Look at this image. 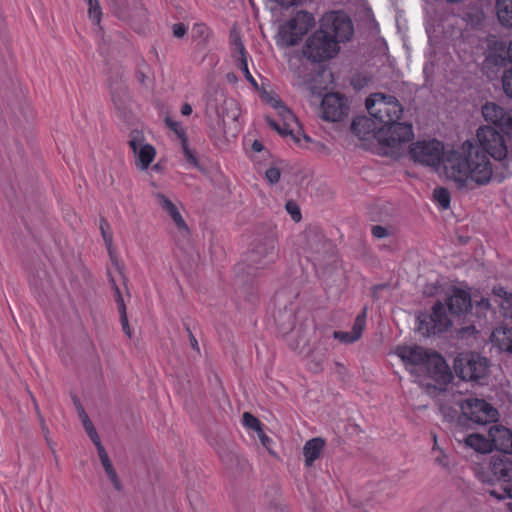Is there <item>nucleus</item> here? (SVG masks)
<instances>
[{"instance_id": "1", "label": "nucleus", "mask_w": 512, "mask_h": 512, "mask_svg": "<svg viewBox=\"0 0 512 512\" xmlns=\"http://www.w3.org/2000/svg\"><path fill=\"white\" fill-rule=\"evenodd\" d=\"M476 138V143L466 140L444 158V175L459 188L465 187L469 179L478 185L488 184L493 175L489 157L497 161L507 157L504 137L492 126H480Z\"/></svg>"}, {"instance_id": "2", "label": "nucleus", "mask_w": 512, "mask_h": 512, "mask_svg": "<svg viewBox=\"0 0 512 512\" xmlns=\"http://www.w3.org/2000/svg\"><path fill=\"white\" fill-rule=\"evenodd\" d=\"M396 354L418 377H429L440 383L450 381L452 375L442 356L420 346H399Z\"/></svg>"}, {"instance_id": "3", "label": "nucleus", "mask_w": 512, "mask_h": 512, "mask_svg": "<svg viewBox=\"0 0 512 512\" xmlns=\"http://www.w3.org/2000/svg\"><path fill=\"white\" fill-rule=\"evenodd\" d=\"M436 398L441 413L449 421L454 420L458 415V410L448 404L450 398L455 400L466 418L477 424H488L497 420L498 412L489 403L477 398L464 399L461 392L452 388L440 390Z\"/></svg>"}, {"instance_id": "4", "label": "nucleus", "mask_w": 512, "mask_h": 512, "mask_svg": "<svg viewBox=\"0 0 512 512\" xmlns=\"http://www.w3.org/2000/svg\"><path fill=\"white\" fill-rule=\"evenodd\" d=\"M365 104L369 114L383 123V126L398 122L403 112L401 104L394 96L383 93L372 94Z\"/></svg>"}, {"instance_id": "5", "label": "nucleus", "mask_w": 512, "mask_h": 512, "mask_svg": "<svg viewBox=\"0 0 512 512\" xmlns=\"http://www.w3.org/2000/svg\"><path fill=\"white\" fill-rule=\"evenodd\" d=\"M339 46L337 41L321 28L315 31L303 47V55L311 62H322L337 55Z\"/></svg>"}, {"instance_id": "6", "label": "nucleus", "mask_w": 512, "mask_h": 512, "mask_svg": "<svg viewBox=\"0 0 512 512\" xmlns=\"http://www.w3.org/2000/svg\"><path fill=\"white\" fill-rule=\"evenodd\" d=\"M414 137L412 125L408 123L395 122L379 129L378 141L390 149L389 153L399 156L403 147Z\"/></svg>"}, {"instance_id": "7", "label": "nucleus", "mask_w": 512, "mask_h": 512, "mask_svg": "<svg viewBox=\"0 0 512 512\" xmlns=\"http://www.w3.org/2000/svg\"><path fill=\"white\" fill-rule=\"evenodd\" d=\"M312 14L299 11L296 15L287 21L279 31V43L285 47L295 46L301 38L314 25Z\"/></svg>"}, {"instance_id": "8", "label": "nucleus", "mask_w": 512, "mask_h": 512, "mask_svg": "<svg viewBox=\"0 0 512 512\" xmlns=\"http://www.w3.org/2000/svg\"><path fill=\"white\" fill-rule=\"evenodd\" d=\"M451 150L444 152L443 144L437 140L418 141L410 146L409 154L414 162L438 168L444 165V158Z\"/></svg>"}, {"instance_id": "9", "label": "nucleus", "mask_w": 512, "mask_h": 512, "mask_svg": "<svg viewBox=\"0 0 512 512\" xmlns=\"http://www.w3.org/2000/svg\"><path fill=\"white\" fill-rule=\"evenodd\" d=\"M455 371L459 377L466 381L478 382L488 374V361L476 354H461L455 359Z\"/></svg>"}, {"instance_id": "10", "label": "nucleus", "mask_w": 512, "mask_h": 512, "mask_svg": "<svg viewBox=\"0 0 512 512\" xmlns=\"http://www.w3.org/2000/svg\"><path fill=\"white\" fill-rule=\"evenodd\" d=\"M303 248L315 264H323L334 256L333 244L316 230L305 232Z\"/></svg>"}, {"instance_id": "11", "label": "nucleus", "mask_w": 512, "mask_h": 512, "mask_svg": "<svg viewBox=\"0 0 512 512\" xmlns=\"http://www.w3.org/2000/svg\"><path fill=\"white\" fill-rule=\"evenodd\" d=\"M271 105L277 110L280 121H276L270 116H266V123L280 135H290L296 142H298V135L301 133L302 129L294 114L285 105H283L280 100L272 99Z\"/></svg>"}, {"instance_id": "12", "label": "nucleus", "mask_w": 512, "mask_h": 512, "mask_svg": "<svg viewBox=\"0 0 512 512\" xmlns=\"http://www.w3.org/2000/svg\"><path fill=\"white\" fill-rule=\"evenodd\" d=\"M320 28L340 42L350 40L353 35V25L350 18L343 12H329L321 20Z\"/></svg>"}, {"instance_id": "13", "label": "nucleus", "mask_w": 512, "mask_h": 512, "mask_svg": "<svg viewBox=\"0 0 512 512\" xmlns=\"http://www.w3.org/2000/svg\"><path fill=\"white\" fill-rule=\"evenodd\" d=\"M451 324V320L446 314L444 305L441 302H437L432 308L431 315L422 314L418 316L417 330L423 336L428 337L432 334L446 331Z\"/></svg>"}, {"instance_id": "14", "label": "nucleus", "mask_w": 512, "mask_h": 512, "mask_svg": "<svg viewBox=\"0 0 512 512\" xmlns=\"http://www.w3.org/2000/svg\"><path fill=\"white\" fill-rule=\"evenodd\" d=\"M128 144L135 155L136 166L141 170H146L155 158V148L146 143L145 136L140 130L130 132Z\"/></svg>"}, {"instance_id": "15", "label": "nucleus", "mask_w": 512, "mask_h": 512, "mask_svg": "<svg viewBox=\"0 0 512 512\" xmlns=\"http://www.w3.org/2000/svg\"><path fill=\"white\" fill-rule=\"evenodd\" d=\"M484 120L490 125L500 129L508 136H512V109L505 110L494 102H487L481 109Z\"/></svg>"}, {"instance_id": "16", "label": "nucleus", "mask_w": 512, "mask_h": 512, "mask_svg": "<svg viewBox=\"0 0 512 512\" xmlns=\"http://www.w3.org/2000/svg\"><path fill=\"white\" fill-rule=\"evenodd\" d=\"M347 100L339 93L326 94L321 102L322 118L326 121L338 122L348 115Z\"/></svg>"}, {"instance_id": "17", "label": "nucleus", "mask_w": 512, "mask_h": 512, "mask_svg": "<svg viewBox=\"0 0 512 512\" xmlns=\"http://www.w3.org/2000/svg\"><path fill=\"white\" fill-rule=\"evenodd\" d=\"M276 242L273 238H266L254 244L248 253L247 261L256 268L264 267L275 255Z\"/></svg>"}, {"instance_id": "18", "label": "nucleus", "mask_w": 512, "mask_h": 512, "mask_svg": "<svg viewBox=\"0 0 512 512\" xmlns=\"http://www.w3.org/2000/svg\"><path fill=\"white\" fill-rule=\"evenodd\" d=\"M220 101V105H215V109L218 115L219 124L225 128L229 121L233 123L238 121L240 116V110L236 101L232 98H226L222 91L217 92L215 101Z\"/></svg>"}, {"instance_id": "19", "label": "nucleus", "mask_w": 512, "mask_h": 512, "mask_svg": "<svg viewBox=\"0 0 512 512\" xmlns=\"http://www.w3.org/2000/svg\"><path fill=\"white\" fill-rule=\"evenodd\" d=\"M157 205L171 218L179 231L188 233V226L177 206L163 193L154 194Z\"/></svg>"}, {"instance_id": "20", "label": "nucleus", "mask_w": 512, "mask_h": 512, "mask_svg": "<svg viewBox=\"0 0 512 512\" xmlns=\"http://www.w3.org/2000/svg\"><path fill=\"white\" fill-rule=\"evenodd\" d=\"M488 436L491 438L492 449L512 454V432L509 429L493 425L489 428Z\"/></svg>"}, {"instance_id": "21", "label": "nucleus", "mask_w": 512, "mask_h": 512, "mask_svg": "<svg viewBox=\"0 0 512 512\" xmlns=\"http://www.w3.org/2000/svg\"><path fill=\"white\" fill-rule=\"evenodd\" d=\"M231 44H232V52L234 58L238 61V67L242 70L245 75V78L254 86L257 87L256 80L251 75L248 69L247 63V55L244 48V45L239 37V35L235 32L231 34Z\"/></svg>"}, {"instance_id": "22", "label": "nucleus", "mask_w": 512, "mask_h": 512, "mask_svg": "<svg viewBox=\"0 0 512 512\" xmlns=\"http://www.w3.org/2000/svg\"><path fill=\"white\" fill-rule=\"evenodd\" d=\"M366 324V309L354 321L352 331H334L333 337L344 344H351L360 339Z\"/></svg>"}, {"instance_id": "23", "label": "nucleus", "mask_w": 512, "mask_h": 512, "mask_svg": "<svg viewBox=\"0 0 512 512\" xmlns=\"http://www.w3.org/2000/svg\"><path fill=\"white\" fill-rule=\"evenodd\" d=\"M471 307L469 293L461 289H454L448 298V308L452 314L460 315Z\"/></svg>"}, {"instance_id": "24", "label": "nucleus", "mask_w": 512, "mask_h": 512, "mask_svg": "<svg viewBox=\"0 0 512 512\" xmlns=\"http://www.w3.org/2000/svg\"><path fill=\"white\" fill-rule=\"evenodd\" d=\"M325 442L322 438L308 440L303 448L306 466H311L318 459L324 449Z\"/></svg>"}, {"instance_id": "25", "label": "nucleus", "mask_w": 512, "mask_h": 512, "mask_svg": "<svg viewBox=\"0 0 512 512\" xmlns=\"http://www.w3.org/2000/svg\"><path fill=\"white\" fill-rule=\"evenodd\" d=\"M491 341L500 350L512 352V329L499 327L491 334Z\"/></svg>"}, {"instance_id": "26", "label": "nucleus", "mask_w": 512, "mask_h": 512, "mask_svg": "<svg viewBox=\"0 0 512 512\" xmlns=\"http://www.w3.org/2000/svg\"><path fill=\"white\" fill-rule=\"evenodd\" d=\"M495 8L499 22L512 27V0H496Z\"/></svg>"}, {"instance_id": "27", "label": "nucleus", "mask_w": 512, "mask_h": 512, "mask_svg": "<svg viewBox=\"0 0 512 512\" xmlns=\"http://www.w3.org/2000/svg\"><path fill=\"white\" fill-rule=\"evenodd\" d=\"M467 446L473 448L475 451L481 453H488L492 451L491 438H485L480 434H470L465 438Z\"/></svg>"}, {"instance_id": "28", "label": "nucleus", "mask_w": 512, "mask_h": 512, "mask_svg": "<svg viewBox=\"0 0 512 512\" xmlns=\"http://www.w3.org/2000/svg\"><path fill=\"white\" fill-rule=\"evenodd\" d=\"M351 129L355 135L361 139H365L367 135L374 130L372 122L366 117H359L352 121Z\"/></svg>"}, {"instance_id": "29", "label": "nucleus", "mask_w": 512, "mask_h": 512, "mask_svg": "<svg viewBox=\"0 0 512 512\" xmlns=\"http://www.w3.org/2000/svg\"><path fill=\"white\" fill-rule=\"evenodd\" d=\"M100 230L110 258L115 262V264H118L115 258V252L113 248V235L110 231V224L105 218L100 219Z\"/></svg>"}, {"instance_id": "30", "label": "nucleus", "mask_w": 512, "mask_h": 512, "mask_svg": "<svg viewBox=\"0 0 512 512\" xmlns=\"http://www.w3.org/2000/svg\"><path fill=\"white\" fill-rule=\"evenodd\" d=\"M486 67L499 66L504 67L508 64L507 57L502 52V46L495 52L490 53L484 62Z\"/></svg>"}, {"instance_id": "31", "label": "nucleus", "mask_w": 512, "mask_h": 512, "mask_svg": "<svg viewBox=\"0 0 512 512\" xmlns=\"http://www.w3.org/2000/svg\"><path fill=\"white\" fill-rule=\"evenodd\" d=\"M79 411V417L82 421V424L84 426L85 431L87 432L88 436L91 440H97L99 437L93 423L89 419L87 413L84 411L83 407L81 405L78 406Z\"/></svg>"}, {"instance_id": "32", "label": "nucleus", "mask_w": 512, "mask_h": 512, "mask_svg": "<svg viewBox=\"0 0 512 512\" xmlns=\"http://www.w3.org/2000/svg\"><path fill=\"white\" fill-rule=\"evenodd\" d=\"M432 451L436 454L434 462L446 471L450 470V459L449 456L440 448L433 447Z\"/></svg>"}, {"instance_id": "33", "label": "nucleus", "mask_w": 512, "mask_h": 512, "mask_svg": "<svg viewBox=\"0 0 512 512\" xmlns=\"http://www.w3.org/2000/svg\"><path fill=\"white\" fill-rule=\"evenodd\" d=\"M434 198L443 209H447L450 206V194L445 188H436L434 190Z\"/></svg>"}, {"instance_id": "34", "label": "nucleus", "mask_w": 512, "mask_h": 512, "mask_svg": "<svg viewBox=\"0 0 512 512\" xmlns=\"http://www.w3.org/2000/svg\"><path fill=\"white\" fill-rule=\"evenodd\" d=\"M86 1L89 6L88 14H89L90 19L93 22L98 24L100 22L101 15H102L98 0H86Z\"/></svg>"}, {"instance_id": "35", "label": "nucleus", "mask_w": 512, "mask_h": 512, "mask_svg": "<svg viewBox=\"0 0 512 512\" xmlns=\"http://www.w3.org/2000/svg\"><path fill=\"white\" fill-rule=\"evenodd\" d=\"M243 424L256 431L257 433L262 430L261 422L249 412H245L242 416Z\"/></svg>"}, {"instance_id": "36", "label": "nucleus", "mask_w": 512, "mask_h": 512, "mask_svg": "<svg viewBox=\"0 0 512 512\" xmlns=\"http://www.w3.org/2000/svg\"><path fill=\"white\" fill-rule=\"evenodd\" d=\"M181 147H182V150H183V153H184V156H185V159L191 164L193 165L194 167L200 169V164L198 162V159L194 153L193 150H191L188 146V141L187 140H184L182 143H181Z\"/></svg>"}, {"instance_id": "37", "label": "nucleus", "mask_w": 512, "mask_h": 512, "mask_svg": "<svg viewBox=\"0 0 512 512\" xmlns=\"http://www.w3.org/2000/svg\"><path fill=\"white\" fill-rule=\"evenodd\" d=\"M165 122L167 126L175 132V134L181 139V143L184 140H187L186 133L184 128L180 125V123L172 120L170 117L165 118Z\"/></svg>"}, {"instance_id": "38", "label": "nucleus", "mask_w": 512, "mask_h": 512, "mask_svg": "<svg viewBox=\"0 0 512 512\" xmlns=\"http://www.w3.org/2000/svg\"><path fill=\"white\" fill-rule=\"evenodd\" d=\"M502 85L504 93L512 98V68L507 70L502 76Z\"/></svg>"}, {"instance_id": "39", "label": "nucleus", "mask_w": 512, "mask_h": 512, "mask_svg": "<svg viewBox=\"0 0 512 512\" xmlns=\"http://www.w3.org/2000/svg\"><path fill=\"white\" fill-rule=\"evenodd\" d=\"M110 282H111L112 288L115 293V300L118 304V311L119 312L126 311V306H125V303H124V300L121 295L119 287L117 286V284L115 283V281L112 277L110 278Z\"/></svg>"}, {"instance_id": "40", "label": "nucleus", "mask_w": 512, "mask_h": 512, "mask_svg": "<svg viewBox=\"0 0 512 512\" xmlns=\"http://www.w3.org/2000/svg\"><path fill=\"white\" fill-rule=\"evenodd\" d=\"M280 169L276 166H271L265 172V177L270 184H276L280 179Z\"/></svg>"}, {"instance_id": "41", "label": "nucleus", "mask_w": 512, "mask_h": 512, "mask_svg": "<svg viewBox=\"0 0 512 512\" xmlns=\"http://www.w3.org/2000/svg\"><path fill=\"white\" fill-rule=\"evenodd\" d=\"M286 210L291 215L292 219L296 222L301 220V213L298 205L293 201L286 203Z\"/></svg>"}, {"instance_id": "42", "label": "nucleus", "mask_w": 512, "mask_h": 512, "mask_svg": "<svg viewBox=\"0 0 512 512\" xmlns=\"http://www.w3.org/2000/svg\"><path fill=\"white\" fill-rule=\"evenodd\" d=\"M106 474L108 476V478L110 479L113 487L117 490V491H121L122 490V483L117 475V472L116 470L113 468L111 470H108L106 471Z\"/></svg>"}, {"instance_id": "43", "label": "nucleus", "mask_w": 512, "mask_h": 512, "mask_svg": "<svg viewBox=\"0 0 512 512\" xmlns=\"http://www.w3.org/2000/svg\"><path fill=\"white\" fill-rule=\"evenodd\" d=\"M92 442L95 444L98 452V456L100 458L101 463L110 459L105 448L103 447L100 437L97 438V440H92Z\"/></svg>"}, {"instance_id": "44", "label": "nucleus", "mask_w": 512, "mask_h": 512, "mask_svg": "<svg viewBox=\"0 0 512 512\" xmlns=\"http://www.w3.org/2000/svg\"><path fill=\"white\" fill-rule=\"evenodd\" d=\"M371 232H372V235L378 239L385 238V237L389 236L388 229L383 226H380V225L373 226Z\"/></svg>"}, {"instance_id": "45", "label": "nucleus", "mask_w": 512, "mask_h": 512, "mask_svg": "<svg viewBox=\"0 0 512 512\" xmlns=\"http://www.w3.org/2000/svg\"><path fill=\"white\" fill-rule=\"evenodd\" d=\"M501 475L503 478L512 480V462L502 463Z\"/></svg>"}, {"instance_id": "46", "label": "nucleus", "mask_w": 512, "mask_h": 512, "mask_svg": "<svg viewBox=\"0 0 512 512\" xmlns=\"http://www.w3.org/2000/svg\"><path fill=\"white\" fill-rule=\"evenodd\" d=\"M119 313H120L121 325H122L123 331L130 338L132 333H131V329L128 324L127 313H126V311H122Z\"/></svg>"}, {"instance_id": "47", "label": "nucleus", "mask_w": 512, "mask_h": 512, "mask_svg": "<svg viewBox=\"0 0 512 512\" xmlns=\"http://www.w3.org/2000/svg\"><path fill=\"white\" fill-rule=\"evenodd\" d=\"M186 27L182 23H177L173 25V34L177 38H181L186 34Z\"/></svg>"}, {"instance_id": "48", "label": "nucleus", "mask_w": 512, "mask_h": 512, "mask_svg": "<svg viewBox=\"0 0 512 512\" xmlns=\"http://www.w3.org/2000/svg\"><path fill=\"white\" fill-rule=\"evenodd\" d=\"M258 437L262 443V445L269 449V444L271 443V439L264 433L263 430H260L258 433Z\"/></svg>"}, {"instance_id": "49", "label": "nucleus", "mask_w": 512, "mask_h": 512, "mask_svg": "<svg viewBox=\"0 0 512 512\" xmlns=\"http://www.w3.org/2000/svg\"><path fill=\"white\" fill-rule=\"evenodd\" d=\"M34 405H35V408H36L37 413H38V415H39L40 424H41V427H42V431H43V433H44V436H45V438H46V439H48V433H49L48 428H47V427H46V425H45V422H44L43 417H42V416L40 415V413H39L38 405H37V403H36L35 401H34Z\"/></svg>"}, {"instance_id": "50", "label": "nucleus", "mask_w": 512, "mask_h": 512, "mask_svg": "<svg viewBox=\"0 0 512 512\" xmlns=\"http://www.w3.org/2000/svg\"><path fill=\"white\" fill-rule=\"evenodd\" d=\"M388 289V286L386 284H381L373 287L372 295L375 299L379 298L380 292L382 290Z\"/></svg>"}, {"instance_id": "51", "label": "nucleus", "mask_w": 512, "mask_h": 512, "mask_svg": "<svg viewBox=\"0 0 512 512\" xmlns=\"http://www.w3.org/2000/svg\"><path fill=\"white\" fill-rule=\"evenodd\" d=\"M502 52L507 57L508 63H512V42L509 44L508 47L502 46Z\"/></svg>"}, {"instance_id": "52", "label": "nucleus", "mask_w": 512, "mask_h": 512, "mask_svg": "<svg viewBox=\"0 0 512 512\" xmlns=\"http://www.w3.org/2000/svg\"><path fill=\"white\" fill-rule=\"evenodd\" d=\"M274 1L277 2L278 4H280L281 6L289 7V6L296 5L299 0H274Z\"/></svg>"}, {"instance_id": "53", "label": "nucleus", "mask_w": 512, "mask_h": 512, "mask_svg": "<svg viewBox=\"0 0 512 512\" xmlns=\"http://www.w3.org/2000/svg\"><path fill=\"white\" fill-rule=\"evenodd\" d=\"M192 113V107L190 104L185 103L181 107V114L183 116H189Z\"/></svg>"}, {"instance_id": "54", "label": "nucleus", "mask_w": 512, "mask_h": 512, "mask_svg": "<svg viewBox=\"0 0 512 512\" xmlns=\"http://www.w3.org/2000/svg\"><path fill=\"white\" fill-rule=\"evenodd\" d=\"M187 330L189 332V339H190V344H191L192 348L199 351V345H198L196 338L194 337V335L191 333V331L189 329H187Z\"/></svg>"}, {"instance_id": "55", "label": "nucleus", "mask_w": 512, "mask_h": 512, "mask_svg": "<svg viewBox=\"0 0 512 512\" xmlns=\"http://www.w3.org/2000/svg\"><path fill=\"white\" fill-rule=\"evenodd\" d=\"M252 149L256 152H260L263 149V145L258 140H255L252 144Z\"/></svg>"}, {"instance_id": "56", "label": "nucleus", "mask_w": 512, "mask_h": 512, "mask_svg": "<svg viewBox=\"0 0 512 512\" xmlns=\"http://www.w3.org/2000/svg\"><path fill=\"white\" fill-rule=\"evenodd\" d=\"M102 466L105 472L114 468L110 459L102 462Z\"/></svg>"}, {"instance_id": "57", "label": "nucleus", "mask_w": 512, "mask_h": 512, "mask_svg": "<svg viewBox=\"0 0 512 512\" xmlns=\"http://www.w3.org/2000/svg\"><path fill=\"white\" fill-rule=\"evenodd\" d=\"M494 293L499 297L507 296V292L502 287L495 288Z\"/></svg>"}, {"instance_id": "58", "label": "nucleus", "mask_w": 512, "mask_h": 512, "mask_svg": "<svg viewBox=\"0 0 512 512\" xmlns=\"http://www.w3.org/2000/svg\"><path fill=\"white\" fill-rule=\"evenodd\" d=\"M448 404L450 406H452L454 409H457L458 412L461 411L460 408H459V405L456 404L455 400L453 398H450V400H448Z\"/></svg>"}, {"instance_id": "59", "label": "nucleus", "mask_w": 512, "mask_h": 512, "mask_svg": "<svg viewBox=\"0 0 512 512\" xmlns=\"http://www.w3.org/2000/svg\"><path fill=\"white\" fill-rule=\"evenodd\" d=\"M479 305L484 307V308H489L490 306V303L487 299H482L480 302H479Z\"/></svg>"}, {"instance_id": "60", "label": "nucleus", "mask_w": 512, "mask_h": 512, "mask_svg": "<svg viewBox=\"0 0 512 512\" xmlns=\"http://www.w3.org/2000/svg\"><path fill=\"white\" fill-rule=\"evenodd\" d=\"M446 3L454 5V4H460L463 3L465 0H445Z\"/></svg>"}, {"instance_id": "61", "label": "nucleus", "mask_w": 512, "mask_h": 512, "mask_svg": "<svg viewBox=\"0 0 512 512\" xmlns=\"http://www.w3.org/2000/svg\"><path fill=\"white\" fill-rule=\"evenodd\" d=\"M112 99H113V101H114L115 105H118V103H117V99H116V96H115V94H114V93L112 94Z\"/></svg>"}, {"instance_id": "62", "label": "nucleus", "mask_w": 512, "mask_h": 512, "mask_svg": "<svg viewBox=\"0 0 512 512\" xmlns=\"http://www.w3.org/2000/svg\"><path fill=\"white\" fill-rule=\"evenodd\" d=\"M491 495H493V496H495L497 498H502V496H498L495 491H491Z\"/></svg>"}, {"instance_id": "63", "label": "nucleus", "mask_w": 512, "mask_h": 512, "mask_svg": "<svg viewBox=\"0 0 512 512\" xmlns=\"http://www.w3.org/2000/svg\"><path fill=\"white\" fill-rule=\"evenodd\" d=\"M227 78H229L230 80H233V78H235V75H232V77H230V75H227Z\"/></svg>"}, {"instance_id": "64", "label": "nucleus", "mask_w": 512, "mask_h": 512, "mask_svg": "<svg viewBox=\"0 0 512 512\" xmlns=\"http://www.w3.org/2000/svg\"><path fill=\"white\" fill-rule=\"evenodd\" d=\"M227 78H229L230 80H233V78H235V75H232V77H230V75H227Z\"/></svg>"}]
</instances>
